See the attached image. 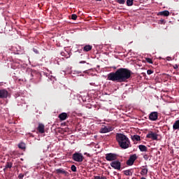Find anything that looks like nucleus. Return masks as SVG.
Here are the masks:
<instances>
[{"instance_id": "30", "label": "nucleus", "mask_w": 179, "mask_h": 179, "mask_svg": "<svg viewBox=\"0 0 179 179\" xmlns=\"http://www.w3.org/2000/svg\"><path fill=\"white\" fill-rule=\"evenodd\" d=\"M23 177H24V175H23L22 173H20L19 176H18V178L20 179H23Z\"/></svg>"}, {"instance_id": "35", "label": "nucleus", "mask_w": 179, "mask_h": 179, "mask_svg": "<svg viewBox=\"0 0 179 179\" xmlns=\"http://www.w3.org/2000/svg\"><path fill=\"white\" fill-rule=\"evenodd\" d=\"M41 79L39 78V80L38 81H35V83L37 84V83H40Z\"/></svg>"}, {"instance_id": "41", "label": "nucleus", "mask_w": 179, "mask_h": 179, "mask_svg": "<svg viewBox=\"0 0 179 179\" xmlns=\"http://www.w3.org/2000/svg\"><path fill=\"white\" fill-rule=\"evenodd\" d=\"M96 1H101V0H96Z\"/></svg>"}, {"instance_id": "13", "label": "nucleus", "mask_w": 179, "mask_h": 179, "mask_svg": "<svg viewBox=\"0 0 179 179\" xmlns=\"http://www.w3.org/2000/svg\"><path fill=\"white\" fill-rule=\"evenodd\" d=\"M55 173H56V174H64L65 176H66L68 174V172L64 170V169H56Z\"/></svg>"}, {"instance_id": "2", "label": "nucleus", "mask_w": 179, "mask_h": 179, "mask_svg": "<svg viewBox=\"0 0 179 179\" xmlns=\"http://www.w3.org/2000/svg\"><path fill=\"white\" fill-rule=\"evenodd\" d=\"M115 139L121 149H128V148H131V141L125 134L117 133Z\"/></svg>"}, {"instance_id": "38", "label": "nucleus", "mask_w": 179, "mask_h": 179, "mask_svg": "<svg viewBox=\"0 0 179 179\" xmlns=\"http://www.w3.org/2000/svg\"><path fill=\"white\" fill-rule=\"evenodd\" d=\"M64 55H65L64 52H62V53H61V55H62V56H64Z\"/></svg>"}, {"instance_id": "40", "label": "nucleus", "mask_w": 179, "mask_h": 179, "mask_svg": "<svg viewBox=\"0 0 179 179\" xmlns=\"http://www.w3.org/2000/svg\"><path fill=\"white\" fill-rule=\"evenodd\" d=\"M167 61H170V57H167Z\"/></svg>"}, {"instance_id": "33", "label": "nucleus", "mask_w": 179, "mask_h": 179, "mask_svg": "<svg viewBox=\"0 0 179 179\" xmlns=\"http://www.w3.org/2000/svg\"><path fill=\"white\" fill-rule=\"evenodd\" d=\"M100 179H107V177L102 176H100Z\"/></svg>"}, {"instance_id": "32", "label": "nucleus", "mask_w": 179, "mask_h": 179, "mask_svg": "<svg viewBox=\"0 0 179 179\" xmlns=\"http://www.w3.org/2000/svg\"><path fill=\"white\" fill-rule=\"evenodd\" d=\"M84 155L85 156H87V157H90V154L87 153V152H85Z\"/></svg>"}, {"instance_id": "15", "label": "nucleus", "mask_w": 179, "mask_h": 179, "mask_svg": "<svg viewBox=\"0 0 179 179\" xmlns=\"http://www.w3.org/2000/svg\"><path fill=\"white\" fill-rule=\"evenodd\" d=\"M93 48V46L90 45H86L83 47V51H85V52H89V51H91V50Z\"/></svg>"}, {"instance_id": "18", "label": "nucleus", "mask_w": 179, "mask_h": 179, "mask_svg": "<svg viewBox=\"0 0 179 179\" xmlns=\"http://www.w3.org/2000/svg\"><path fill=\"white\" fill-rule=\"evenodd\" d=\"M159 15L161 16H169L170 12H169V10H164L162 12H159Z\"/></svg>"}, {"instance_id": "26", "label": "nucleus", "mask_w": 179, "mask_h": 179, "mask_svg": "<svg viewBox=\"0 0 179 179\" xmlns=\"http://www.w3.org/2000/svg\"><path fill=\"white\" fill-rule=\"evenodd\" d=\"M71 19L72 20H76V19H78V15H76V14H72Z\"/></svg>"}, {"instance_id": "11", "label": "nucleus", "mask_w": 179, "mask_h": 179, "mask_svg": "<svg viewBox=\"0 0 179 179\" xmlns=\"http://www.w3.org/2000/svg\"><path fill=\"white\" fill-rule=\"evenodd\" d=\"M37 131L39 134H45V126L43 123H38V126L37 127Z\"/></svg>"}, {"instance_id": "20", "label": "nucleus", "mask_w": 179, "mask_h": 179, "mask_svg": "<svg viewBox=\"0 0 179 179\" xmlns=\"http://www.w3.org/2000/svg\"><path fill=\"white\" fill-rule=\"evenodd\" d=\"M141 176H146V174H148V169L147 168H144L141 170Z\"/></svg>"}, {"instance_id": "27", "label": "nucleus", "mask_w": 179, "mask_h": 179, "mask_svg": "<svg viewBox=\"0 0 179 179\" xmlns=\"http://www.w3.org/2000/svg\"><path fill=\"white\" fill-rule=\"evenodd\" d=\"M71 169L72 171H73L74 173H76V166L75 165H72L71 167Z\"/></svg>"}, {"instance_id": "36", "label": "nucleus", "mask_w": 179, "mask_h": 179, "mask_svg": "<svg viewBox=\"0 0 179 179\" xmlns=\"http://www.w3.org/2000/svg\"><path fill=\"white\" fill-rule=\"evenodd\" d=\"M94 179H100V176H94Z\"/></svg>"}, {"instance_id": "14", "label": "nucleus", "mask_w": 179, "mask_h": 179, "mask_svg": "<svg viewBox=\"0 0 179 179\" xmlns=\"http://www.w3.org/2000/svg\"><path fill=\"white\" fill-rule=\"evenodd\" d=\"M124 176H132V174H134V169H131L129 170H126L123 171Z\"/></svg>"}, {"instance_id": "19", "label": "nucleus", "mask_w": 179, "mask_h": 179, "mask_svg": "<svg viewBox=\"0 0 179 179\" xmlns=\"http://www.w3.org/2000/svg\"><path fill=\"white\" fill-rule=\"evenodd\" d=\"M132 141L139 142L141 141V136L138 135H134V136L131 137Z\"/></svg>"}, {"instance_id": "16", "label": "nucleus", "mask_w": 179, "mask_h": 179, "mask_svg": "<svg viewBox=\"0 0 179 179\" xmlns=\"http://www.w3.org/2000/svg\"><path fill=\"white\" fill-rule=\"evenodd\" d=\"M138 149L141 152H148V147L144 145H138Z\"/></svg>"}, {"instance_id": "7", "label": "nucleus", "mask_w": 179, "mask_h": 179, "mask_svg": "<svg viewBox=\"0 0 179 179\" xmlns=\"http://www.w3.org/2000/svg\"><path fill=\"white\" fill-rule=\"evenodd\" d=\"M9 97V92L6 89L0 90V99H8Z\"/></svg>"}, {"instance_id": "37", "label": "nucleus", "mask_w": 179, "mask_h": 179, "mask_svg": "<svg viewBox=\"0 0 179 179\" xmlns=\"http://www.w3.org/2000/svg\"><path fill=\"white\" fill-rule=\"evenodd\" d=\"M80 64H86V61H81L80 62Z\"/></svg>"}, {"instance_id": "22", "label": "nucleus", "mask_w": 179, "mask_h": 179, "mask_svg": "<svg viewBox=\"0 0 179 179\" xmlns=\"http://www.w3.org/2000/svg\"><path fill=\"white\" fill-rule=\"evenodd\" d=\"M12 162H6V168L3 169L4 171L6 170V169H12Z\"/></svg>"}, {"instance_id": "3", "label": "nucleus", "mask_w": 179, "mask_h": 179, "mask_svg": "<svg viewBox=\"0 0 179 179\" xmlns=\"http://www.w3.org/2000/svg\"><path fill=\"white\" fill-rule=\"evenodd\" d=\"M72 159L74 162H77L78 163H82L83 162V155L80 152H75L72 155Z\"/></svg>"}, {"instance_id": "10", "label": "nucleus", "mask_w": 179, "mask_h": 179, "mask_svg": "<svg viewBox=\"0 0 179 179\" xmlns=\"http://www.w3.org/2000/svg\"><path fill=\"white\" fill-rule=\"evenodd\" d=\"M146 138L148 139H152V141H157V134L153 133V131H150L146 135Z\"/></svg>"}, {"instance_id": "24", "label": "nucleus", "mask_w": 179, "mask_h": 179, "mask_svg": "<svg viewBox=\"0 0 179 179\" xmlns=\"http://www.w3.org/2000/svg\"><path fill=\"white\" fill-rule=\"evenodd\" d=\"M115 2L120 3V5H124L125 3V0H115Z\"/></svg>"}, {"instance_id": "17", "label": "nucleus", "mask_w": 179, "mask_h": 179, "mask_svg": "<svg viewBox=\"0 0 179 179\" xmlns=\"http://www.w3.org/2000/svg\"><path fill=\"white\" fill-rule=\"evenodd\" d=\"M173 129L174 130V131H176V130H178L179 131V120H176L175 122H174V124H173Z\"/></svg>"}, {"instance_id": "5", "label": "nucleus", "mask_w": 179, "mask_h": 179, "mask_svg": "<svg viewBox=\"0 0 179 179\" xmlns=\"http://www.w3.org/2000/svg\"><path fill=\"white\" fill-rule=\"evenodd\" d=\"M106 159L108 162H114L117 160V155L114 153H108L106 155Z\"/></svg>"}, {"instance_id": "12", "label": "nucleus", "mask_w": 179, "mask_h": 179, "mask_svg": "<svg viewBox=\"0 0 179 179\" xmlns=\"http://www.w3.org/2000/svg\"><path fill=\"white\" fill-rule=\"evenodd\" d=\"M59 118L60 121H65L66 118H68V113H62L59 115Z\"/></svg>"}, {"instance_id": "25", "label": "nucleus", "mask_w": 179, "mask_h": 179, "mask_svg": "<svg viewBox=\"0 0 179 179\" xmlns=\"http://www.w3.org/2000/svg\"><path fill=\"white\" fill-rule=\"evenodd\" d=\"M145 61L148 63V64H153V60H152V59L147 57L145 58Z\"/></svg>"}, {"instance_id": "28", "label": "nucleus", "mask_w": 179, "mask_h": 179, "mask_svg": "<svg viewBox=\"0 0 179 179\" xmlns=\"http://www.w3.org/2000/svg\"><path fill=\"white\" fill-rule=\"evenodd\" d=\"M147 73H148V75H152V73H153V71L149 69V70L147 71Z\"/></svg>"}, {"instance_id": "39", "label": "nucleus", "mask_w": 179, "mask_h": 179, "mask_svg": "<svg viewBox=\"0 0 179 179\" xmlns=\"http://www.w3.org/2000/svg\"><path fill=\"white\" fill-rule=\"evenodd\" d=\"M162 23H164V20H161Z\"/></svg>"}, {"instance_id": "9", "label": "nucleus", "mask_w": 179, "mask_h": 179, "mask_svg": "<svg viewBox=\"0 0 179 179\" xmlns=\"http://www.w3.org/2000/svg\"><path fill=\"white\" fill-rule=\"evenodd\" d=\"M113 129H114V128L113 127L104 126L101 128L100 132H101V134H107V132H111V131H113Z\"/></svg>"}, {"instance_id": "6", "label": "nucleus", "mask_w": 179, "mask_h": 179, "mask_svg": "<svg viewBox=\"0 0 179 179\" xmlns=\"http://www.w3.org/2000/svg\"><path fill=\"white\" fill-rule=\"evenodd\" d=\"M110 166L113 169H115V170H121V162L118 160L112 162Z\"/></svg>"}, {"instance_id": "29", "label": "nucleus", "mask_w": 179, "mask_h": 179, "mask_svg": "<svg viewBox=\"0 0 179 179\" xmlns=\"http://www.w3.org/2000/svg\"><path fill=\"white\" fill-rule=\"evenodd\" d=\"M143 159H144L145 160H148L149 156H148V155H145L143 156Z\"/></svg>"}, {"instance_id": "8", "label": "nucleus", "mask_w": 179, "mask_h": 179, "mask_svg": "<svg viewBox=\"0 0 179 179\" xmlns=\"http://www.w3.org/2000/svg\"><path fill=\"white\" fill-rule=\"evenodd\" d=\"M158 118L159 113L157 112H152L149 115V120H150V121H157Z\"/></svg>"}, {"instance_id": "4", "label": "nucleus", "mask_w": 179, "mask_h": 179, "mask_svg": "<svg viewBox=\"0 0 179 179\" xmlns=\"http://www.w3.org/2000/svg\"><path fill=\"white\" fill-rule=\"evenodd\" d=\"M138 159V156H136V154H134L130 155L129 159L127 161L126 164L127 166H133L134 163H135V161Z\"/></svg>"}, {"instance_id": "31", "label": "nucleus", "mask_w": 179, "mask_h": 179, "mask_svg": "<svg viewBox=\"0 0 179 179\" xmlns=\"http://www.w3.org/2000/svg\"><path fill=\"white\" fill-rule=\"evenodd\" d=\"M173 69H178V65L175 64V65L173 66Z\"/></svg>"}, {"instance_id": "21", "label": "nucleus", "mask_w": 179, "mask_h": 179, "mask_svg": "<svg viewBox=\"0 0 179 179\" xmlns=\"http://www.w3.org/2000/svg\"><path fill=\"white\" fill-rule=\"evenodd\" d=\"M18 148L20 149H26V144L24 143H20V144H18Z\"/></svg>"}, {"instance_id": "34", "label": "nucleus", "mask_w": 179, "mask_h": 179, "mask_svg": "<svg viewBox=\"0 0 179 179\" xmlns=\"http://www.w3.org/2000/svg\"><path fill=\"white\" fill-rule=\"evenodd\" d=\"M34 51L36 54H38V50H37V49H34Z\"/></svg>"}, {"instance_id": "1", "label": "nucleus", "mask_w": 179, "mask_h": 179, "mask_svg": "<svg viewBox=\"0 0 179 179\" xmlns=\"http://www.w3.org/2000/svg\"><path fill=\"white\" fill-rule=\"evenodd\" d=\"M131 78L132 71L125 68H120L115 72L108 74V80H112V82H117V83H127Z\"/></svg>"}, {"instance_id": "23", "label": "nucleus", "mask_w": 179, "mask_h": 179, "mask_svg": "<svg viewBox=\"0 0 179 179\" xmlns=\"http://www.w3.org/2000/svg\"><path fill=\"white\" fill-rule=\"evenodd\" d=\"M126 3L127 6H132L134 5V0H127Z\"/></svg>"}]
</instances>
